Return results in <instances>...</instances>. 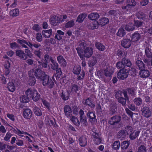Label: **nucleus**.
<instances>
[{
    "instance_id": "f257e3e1",
    "label": "nucleus",
    "mask_w": 152,
    "mask_h": 152,
    "mask_svg": "<svg viewBox=\"0 0 152 152\" xmlns=\"http://www.w3.org/2000/svg\"><path fill=\"white\" fill-rule=\"evenodd\" d=\"M130 68L121 69L118 71L117 73V77L119 79L123 80L127 77Z\"/></svg>"
},
{
    "instance_id": "f03ea898",
    "label": "nucleus",
    "mask_w": 152,
    "mask_h": 152,
    "mask_svg": "<svg viewBox=\"0 0 152 152\" xmlns=\"http://www.w3.org/2000/svg\"><path fill=\"white\" fill-rule=\"evenodd\" d=\"M121 119V117L120 115H115L110 118L108 123L111 125L114 126L118 124Z\"/></svg>"
},
{
    "instance_id": "7ed1b4c3",
    "label": "nucleus",
    "mask_w": 152,
    "mask_h": 152,
    "mask_svg": "<svg viewBox=\"0 0 152 152\" xmlns=\"http://www.w3.org/2000/svg\"><path fill=\"white\" fill-rule=\"evenodd\" d=\"M141 108V111L142 115L146 118H148L152 115V113L149 108L143 105Z\"/></svg>"
},
{
    "instance_id": "20e7f679",
    "label": "nucleus",
    "mask_w": 152,
    "mask_h": 152,
    "mask_svg": "<svg viewBox=\"0 0 152 152\" xmlns=\"http://www.w3.org/2000/svg\"><path fill=\"white\" fill-rule=\"evenodd\" d=\"M40 67V65H38V68L35 69L34 72V75L36 77L39 79H41L43 76L46 74L44 72L39 69Z\"/></svg>"
},
{
    "instance_id": "39448f33",
    "label": "nucleus",
    "mask_w": 152,
    "mask_h": 152,
    "mask_svg": "<svg viewBox=\"0 0 152 152\" xmlns=\"http://www.w3.org/2000/svg\"><path fill=\"white\" fill-rule=\"evenodd\" d=\"M64 112L65 116L68 118L72 116V111L70 107L68 105H65L64 108Z\"/></svg>"
},
{
    "instance_id": "423d86ee",
    "label": "nucleus",
    "mask_w": 152,
    "mask_h": 152,
    "mask_svg": "<svg viewBox=\"0 0 152 152\" xmlns=\"http://www.w3.org/2000/svg\"><path fill=\"white\" fill-rule=\"evenodd\" d=\"M87 116L89 119V120L92 124H93L96 121V116L95 113H93L88 111L87 114Z\"/></svg>"
},
{
    "instance_id": "0eeeda50",
    "label": "nucleus",
    "mask_w": 152,
    "mask_h": 152,
    "mask_svg": "<svg viewBox=\"0 0 152 152\" xmlns=\"http://www.w3.org/2000/svg\"><path fill=\"white\" fill-rule=\"evenodd\" d=\"M121 44L124 48H128L131 45V42L129 39H124L121 41Z\"/></svg>"
},
{
    "instance_id": "6e6552de",
    "label": "nucleus",
    "mask_w": 152,
    "mask_h": 152,
    "mask_svg": "<svg viewBox=\"0 0 152 152\" xmlns=\"http://www.w3.org/2000/svg\"><path fill=\"white\" fill-rule=\"evenodd\" d=\"M50 23L53 26H57L60 23V19L57 16L54 15L51 17L50 19Z\"/></svg>"
},
{
    "instance_id": "1a4fd4ad",
    "label": "nucleus",
    "mask_w": 152,
    "mask_h": 152,
    "mask_svg": "<svg viewBox=\"0 0 152 152\" xmlns=\"http://www.w3.org/2000/svg\"><path fill=\"white\" fill-rule=\"evenodd\" d=\"M16 55L19 57V58L23 60H25L27 59L26 56V53L24 51L21 50H16Z\"/></svg>"
},
{
    "instance_id": "9d476101",
    "label": "nucleus",
    "mask_w": 152,
    "mask_h": 152,
    "mask_svg": "<svg viewBox=\"0 0 152 152\" xmlns=\"http://www.w3.org/2000/svg\"><path fill=\"white\" fill-rule=\"evenodd\" d=\"M32 71H30L29 73V80L28 81V83L29 85L31 86H33L35 84L36 82V80L34 76L33 75Z\"/></svg>"
},
{
    "instance_id": "9b49d317",
    "label": "nucleus",
    "mask_w": 152,
    "mask_h": 152,
    "mask_svg": "<svg viewBox=\"0 0 152 152\" xmlns=\"http://www.w3.org/2000/svg\"><path fill=\"white\" fill-rule=\"evenodd\" d=\"M139 75L141 77L146 78L149 76L150 75V72L148 70L144 69L140 70Z\"/></svg>"
},
{
    "instance_id": "f8f14e48",
    "label": "nucleus",
    "mask_w": 152,
    "mask_h": 152,
    "mask_svg": "<svg viewBox=\"0 0 152 152\" xmlns=\"http://www.w3.org/2000/svg\"><path fill=\"white\" fill-rule=\"evenodd\" d=\"M84 53L85 57L87 58H89L92 55L93 49L91 48L87 47L84 50Z\"/></svg>"
},
{
    "instance_id": "ddd939ff",
    "label": "nucleus",
    "mask_w": 152,
    "mask_h": 152,
    "mask_svg": "<svg viewBox=\"0 0 152 152\" xmlns=\"http://www.w3.org/2000/svg\"><path fill=\"white\" fill-rule=\"evenodd\" d=\"M57 60L58 63L60 64L62 67H65L66 66V62L64 57L61 55H59L57 58Z\"/></svg>"
},
{
    "instance_id": "4468645a",
    "label": "nucleus",
    "mask_w": 152,
    "mask_h": 152,
    "mask_svg": "<svg viewBox=\"0 0 152 152\" xmlns=\"http://www.w3.org/2000/svg\"><path fill=\"white\" fill-rule=\"evenodd\" d=\"M36 90L34 89L29 88L25 91V94L27 97L31 99L34 94H36Z\"/></svg>"
},
{
    "instance_id": "2eb2a0df",
    "label": "nucleus",
    "mask_w": 152,
    "mask_h": 152,
    "mask_svg": "<svg viewBox=\"0 0 152 152\" xmlns=\"http://www.w3.org/2000/svg\"><path fill=\"white\" fill-rule=\"evenodd\" d=\"M92 136L93 138V141L95 144L98 145L101 143L102 139L99 136L98 134L94 133L92 134Z\"/></svg>"
},
{
    "instance_id": "dca6fc26",
    "label": "nucleus",
    "mask_w": 152,
    "mask_h": 152,
    "mask_svg": "<svg viewBox=\"0 0 152 152\" xmlns=\"http://www.w3.org/2000/svg\"><path fill=\"white\" fill-rule=\"evenodd\" d=\"M23 117L27 119H30L32 116V112L29 109H26L23 112Z\"/></svg>"
},
{
    "instance_id": "f3484780",
    "label": "nucleus",
    "mask_w": 152,
    "mask_h": 152,
    "mask_svg": "<svg viewBox=\"0 0 152 152\" xmlns=\"http://www.w3.org/2000/svg\"><path fill=\"white\" fill-rule=\"evenodd\" d=\"M79 141L80 146L81 147H84L87 145V139L84 136H82L79 139Z\"/></svg>"
},
{
    "instance_id": "a211bd4d",
    "label": "nucleus",
    "mask_w": 152,
    "mask_h": 152,
    "mask_svg": "<svg viewBox=\"0 0 152 152\" xmlns=\"http://www.w3.org/2000/svg\"><path fill=\"white\" fill-rule=\"evenodd\" d=\"M122 27L124 28L126 31H130L135 29L134 26L132 23H129L126 25H123Z\"/></svg>"
},
{
    "instance_id": "6ab92c4d",
    "label": "nucleus",
    "mask_w": 152,
    "mask_h": 152,
    "mask_svg": "<svg viewBox=\"0 0 152 152\" xmlns=\"http://www.w3.org/2000/svg\"><path fill=\"white\" fill-rule=\"evenodd\" d=\"M122 61L124 65L125 68H129L131 67L132 65V63L129 59L126 58H124L122 59Z\"/></svg>"
},
{
    "instance_id": "aec40b11",
    "label": "nucleus",
    "mask_w": 152,
    "mask_h": 152,
    "mask_svg": "<svg viewBox=\"0 0 152 152\" xmlns=\"http://www.w3.org/2000/svg\"><path fill=\"white\" fill-rule=\"evenodd\" d=\"M141 36L137 32H135L133 34L131 37V40L133 42L138 41L140 39Z\"/></svg>"
},
{
    "instance_id": "412c9836",
    "label": "nucleus",
    "mask_w": 152,
    "mask_h": 152,
    "mask_svg": "<svg viewBox=\"0 0 152 152\" xmlns=\"http://www.w3.org/2000/svg\"><path fill=\"white\" fill-rule=\"evenodd\" d=\"M33 53L34 56H37L40 59L42 58V55L43 54L42 49V48H39L36 50H34Z\"/></svg>"
},
{
    "instance_id": "4be33fe9",
    "label": "nucleus",
    "mask_w": 152,
    "mask_h": 152,
    "mask_svg": "<svg viewBox=\"0 0 152 152\" xmlns=\"http://www.w3.org/2000/svg\"><path fill=\"white\" fill-rule=\"evenodd\" d=\"M98 21L99 25L103 26L109 23V20L108 18L104 17L99 19Z\"/></svg>"
},
{
    "instance_id": "5701e85b",
    "label": "nucleus",
    "mask_w": 152,
    "mask_h": 152,
    "mask_svg": "<svg viewBox=\"0 0 152 152\" xmlns=\"http://www.w3.org/2000/svg\"><path fill=\"white\" fill-rule=\"evenodd\" d=\"M140 133L139 131L134 130L129 135V137L131 140H133L136 138L139 135Z\"/></svg>"
},
{
    "instance_id": "b1692460",
    "label": "nucleus",
    "mask_w": 152,
    "mask_h": 152,
    "mask_svg": "<svg viewBox=\"0 0 152 152\" xmlns=\"http://www.w3.org/2000/svg\"><path fill=\"white\" fill-rule=\"evenodd\" d=\"M42 34L43 36L45 38L50 37L52 34V29H50L48 30H44L42 31Z\"/></svg>"
},
{
    "instance_id": "393cba45",
    "label": "nucleus",
    "mask_w": 152,
    "mask_h": 152,
    "mask_svg": "<svg viewBox=\"0 0 152 152\" xmlns=\"http://www.w3.org/2000/svg\"><path fill=\"white\" fill-rule=\"evenodd\" d=\"M136 64L137 67L139 68L140 70L145 68V65L141 61L137 60L136 62Z\"/></svg>"
},
{
    "instance_id": "a878e982",
    "label": "nucleus",
    "mask_w": 152,
    "mask_h": 152,
    "mask_svg": "<svg viewBox=\"0 0 152 152\" xmlns=\"http://www.w3.org/2000/svg\"><path fill=\"white\" fill-rule=\"evenodd\" d=\"M126 34V32L124 29V28L122 27V26L118 30L117 33V35L120 37H123Z\"/></svg>"
},
{
    "instance_id": "bb28decb",
    "label": "nucleus",
    "mask_w": 152,
    "mask_h": 152,
    "mask_svg": "<svg viewBox=\"0 0 152 152\" xmlns=\"http://www.w3.org/2000/svg\"><path fill=\"white\" fill-rule=\"evenodd\" d=\"M99 17V14L96 12L91 13L88 16L89 19L92 20H95L98 19Z\"/></svg>"
},
{
    "instance_id": "cd10ccee",
    "label": "nucleus",
    "mask_w": 152,
    "mask_h": 152,
    "mask_svg": "<svg viewBox=\"0 0 152 152\" xmlns=\"http://www.w3.org/2000/svg\"><path fill=\"white\" fill-rule=\"evenodd\" d=\"M7 88L8 90L11 92H14L15 90V86L13 82H9L8 84Z\"/></svg>"
},
{
    "instance_id": "c85d7f7f",
    "label": "nucleus",
    "mask_w": 152,
    "mask_h": 152,
    "mask_svg": "<svg viewBox=\"0 0 152 152\" xmlns=\"http://www.w3.org/2000/svg\"><path fill=\"white\" fill-rule=\"evenodd\" d=\"M117 110L116 104L114 102H113L110 105V111L112 112V114L115 113Z\"/></svg>"
},
{
    "instance_id": "c756f323",
    "label": "nucleus",
    "mask_w": 152,
    "mask_h": 152,
    "mask_svg": "<svg viewBox=\"0 0 152 152\" xmlns=\"http://www.w3.org/2000/svg\"><path fill=\"white\" fill-rule=\"evenodd\" d=\"M50 79L48 75L46 74L41 79L42 80V84L43 85L45 86H46V83H48V82Z\"/></svg>"
},
{
    "instance_id": "7c9ffc66",
    "label": "nucleus",
    "mask_w": 152,
    "mask_h": 152,
    "mask_svg": "<svg viewBox=\"0 0 152 152\" xmlns=\"http://www.w3.org/2000/svg\"><path fill=\"white\" fill-rule=\"evenodd\" d=\"M118 138L121 140H124L126 137V134L124 130H121L117 134Z\"/></svg>"
},
{
    "instance_id": "2f4dec72",
    "label": "nucleus",
    "mask_w": 152,
    "mask_h": 152,
    "mask_svg": "<svg viewBox=\"0 0 152 152\" xmlns=\"http://www.w3.org/2000/svg\"><path fill=\"white\" fill-rule=\"evenodd\" d=\"M33 111L35 115L37 116H40L42 115V112L40 108L36 106L33 107Z\"/></svg>"
},
{
    "instance_id": "473e14b6",
    "label": "nucleus",
    "mask_w": 152,
    "mask_h": 152,
    "mask_svg": "<svg viewBox=\"0 0 152 152\" xmlns=\"http://www.w3.org/2000/svg\"><path fill=\"white\" fill-rule=\"evenodd\" d=\"M127 91L129 94L131 96H134L136 95V89L133 87L128 88H126Z\"/></svg>"
},
{
    "instance_id": "72a5a7b5",
    "label": "nucleus",
    "mask_w": 152,
    "mask_h": 152,
    "mask_svg": "<svg viewBox=\"0 0 152 152\" xmlns=\"http://www.w3.org/2000/svg\"><path fill=\"white\" fill-rule=\"evenodd\" d=\"M19 13V10L18 9H15L11 10L10 12V15L13 17H15L18 16Z\"/></svg>"
},
{
    "instance_id": "f704fd0d",
    "label": "nucleus",
    "mask_w": 152,
    "mask_h": 152,
    "mask_svg": "<svg viewBox=\"0 0 152 152\" xmlns=\"http://www.w3.org/2000/svg\"><path fill=\"white\" fill-rule=\"evenodd\" d=\"M86 14L85 13H83L77 17L76 21L78 22L79 23L82 22L84 19L86 17Z\"/></svg>"
},
{
    "instance_id": "c9c22d12",
    "label": "nucleus",
    "mask_w": 152,
    "mask_h": 152,
    "mask_svg": "<svg viewBox=\"0 0 152 152\" xmlns=\"http://www.w3.org/2000/svg\"><path fill=\"white\" fill-rule=\"evenodd\" d=\"M95 46L96 48L99 50L103 51L105 49V46L100 42H96Z\"/></svg>"
},
{
    "instance_id": "e433bc0d",
    "label": "nucleus",
    "mask_w": 152,
    "mask_h": 152,
    "mask_svg": "<svg viewBox=\"0 0 152 152\" xmlns=\"http://www.w3.org/2000/svg\"><path fill=\"white\" fill-rule=\"evenodd\" d=\"M56 70V72L52 77V78L53 80H54V75H55L56 79H57L60 78L62 75V72L61 68H59V69Z\"/></svg>"
},
{
    "instance_id": "4c0bfd02",
    "label": "nucleus",
    "mask_w": 152,
    "mask_h": 152,
    "mask_svg": "<svg viewBox=\"0 0 152 152\" xmlns=\"http://www.w3.org/2000/svg\"><path fill=\"white\" fill-rule=\"evenodd\" d=\"M117 100L118 102L121 104L123 106H126V102L127 100V99L122 96L118 98Z\"/></svg>"
},
{
    "instance_id": "58836bf2",
    "label": "nucleus",
    "mask_w": 152,
    "mask_h": 152,
    "mask_svg": "<svg viewBox=\"0 0 152 152\" xmlns=\"http://www.w3.org/2000/svg\"><path fill=\"white\" fill-rule=\"evenodd\" d=\"M51 63L52 64H51V69L53 70H56L58 69H59L58 68V63L55 61H54L52 59H51L50 60Z\"/></svg>"
},
{
    "instance_id": "ea45409f",
    "label": "nucleus",
    "mask_w": 152,
    "mask_h": 152,
    "mask_svg": "<svg viewBox=\"0 0 152 152\" xmlns=\"http://www.w3.org/2000/svg\"><path fill=\"white\" fill-rule=\"evenodd\" d=\"M83 103L85 105H88L91 108L94 107H95V104L92 103L89 98H88L86 99L85 101V102L84 103L83 102Z\"/></svg>"
},
{
    "instance_id": "a19ab883",
    "label": "nucleus",
    "mask_w": 152,
    "mask_h": 152,
    "mask_svg": "<svg viewBox=\"0 0 152 152\" xmlns=\"http://www.w3.org/2000/svg\"><path fill=\"white\" fill-rule=\"evenodd\" d=\"M124 130L126 134L129 135L133 131V128L132 126H128L125 128Z\"/></svg>"
},
{
    "instance_id": "79ce46f5",
    "label": "nucleus",
    "mask_w": 152,
    "mask_h": 152,
    "mask_svg": "<svg viewBox=\"0 0 152 152\" xmlns=\"http://www.w3.org/2000/svg\"><path fill=\"white\" fill-rule=\"evenodd\" d=\"M136 16L138 19L143 20L145 18V14L144 13L139 12L136 14Z\"/></svg>"
},
{
    "instance_id": "37998d69",
    "label": "nucleus",
    "mask_w": 152,
    "mask_h": 152,
    "mask_svg": "<svg viewBox=\"0 0 152 152\" xmlns=\"http://www.w3.org/2000/svg\"><path fill=\"white\" fill-rule=\"evenodd\" d=\"M130 144V142L128 141H125L121 143V146L122 149H125L127 148Z\"/></svg>"
},
{
    "instance_id": "c03bdc74",
    "label": "nucleus",
    "mask_w": 152,
    "mask_h": 152,
    "mask_svg": "<svg viewBox=\"0 0 152 152\" xmlns=\"http://www.w3.org/2000/svg\"><path fill=\"white\" fill-rule=\"evenodd\" d=\"M56 42L55 39L52 38H51L50 39H46L44 41V43L47 45H50V43L53 45Z\"/></svg>"
},
{
    "instance_id": "a18cd8bd",
    "label": "nucleus",
    "mask_w": 152,
    "mask_h": 152,
    "mask_svg": "<svg viewBox=\"0 0 152 152\" xmlns=\"http://www.w3.org/2000/svg\"><path fill=\"white\" fill-rule=\"evenodd\" d=\"M81 67L79 66H75L73 70V73L76 75H78L80 72Z\"/></svg>"
},
{
    "instance_id": "49530a36",
    "label": "nucleus",
    "mask_w": 152,
    "mask_h": 152,
    "mask_svg": "<svg viewBox=\"0 0 152 152\" xmlns=\"http://www.w3.org/2000/svg\"><path fill=\"white\" fill-rule=\"evenodd\" d=\"M99 25V21H95L93 22L92 23L91 25V27L89 28L92 30L97 29L98 28Z\"/></svg>"
},
{
    "instance_id": "de8ad7c7",
    "label": "nucleus",
    "mask_w": 152,
    "mask_h": 152,
    "mask_svg": "<svg viewBox=\"0 0 152 152\" xmlns=\"http://www.w3.org/2000/svg\"><path fill=\"white\" fill-rule=\"evenodd\" d=\"M104 73L106 76L109 77L112 74V71L107 68L104 70Z\"/></svg>"
},
{
    "instance_id": "09e8293b",
    "label": "nucleus",
    "mask_w": 152,
    "mask_h": 152,
    "mask_svg": "<svg viewBox=\"0 0 152 152\" xmlns=\"http://www.w3.org/2000/svg\"><path fill=\"white\" fill-rule=\"evenodd\" d=\"M40 98V95L38 93L37 91H36V94H34L31 98L33 101L36 102L38 101Z\"/></svg>"
},
{
    "instance_id": "8fccbe9b",
    "label": "nucleus",
    "mask_w": 152,
    "mask_h": 152,
    "mask_svg": "<svg viewBox=\"0 0 152 152\" xmlns=\"http://www.w3.org/2000/svg\"><path fill=\"white\" fill-rule=\"evenodd\" d=\"M71 120L76 126H79L80 125V122L77 118L75 116H72Z\"/></svg>"
},
{
    "instance_id": "3c124183",
    "label": "nucleus",
    "mask_w": 152,
    "mask_h": 152,
    "mask_svg": "<svg viewBox=\"0 0 152 152\" xmlns=\"http://www.w3.org/2000/svg\"><path fill=\"white\" fill-rule=\"evenodd\" d=\"M116 67L118 69H121L125 68L124 65L123 64L122 59L121 61H119L117 62L116 64Z\"/></svg>"
},
{
    "instance_id": "603ef678",
    "label": "nucleus",
    "mask_w": 152,
    "mask_h": 152,
    "mask_svg": "<svg viewBox=\"0 0 152 152\" xmlns=\"http://www.w3.org/2000/svg\"><path fill=\"white\" fill-rule=\"evenodd\" d=\"M29 98L27 97V96L25 95L22 96L20 98V102L23 103H27L29 101Z\"/></svg>"
},
{
    "instance_id": "864d4df0",
    "label": "nucleus",
    "mask_w": 152,
    "mask_h": 152,
    "mask_svg": "<svg viewBox=\"0 0 152 152\" xmlns=\"http://www.w3.org/2000/svg\"><path fill=\"white\" fill-rule=\"evenodd\" d=\"M135 104L137 106L140 105L142 102V100L140 97L136 98L133 100Z\"/></svg>"
},
{
    "instance_id": "5fc2aeb1",
    "label": "nucleus",
    "mask_w": 152,
    "mask_h": 152,
    "mask_svg": "<svg viewBox=\"0 0 152 152\" xmlns=\"http://www.w3.org/2000/svg\"><path fill=\"white\" fill-rule=\"evenodd\" d=\"M48 82V83H46V86H48L49 88L51 89L55 86L54 82L51 78H50Z\"/></svg>"
},
{
    "instance_id": "6e6d98bb",
    "label": "nucleus",
    "mask_w": 152,
    "mask_h": 152,
    "mask_svg": "<svg viewBox=\"0 0 152 152\" xmlns=\"http://www.w3.org/2000/svg\"><path fill=\"white\" fill-rule=\"evenodd\" d=\"M92 59L90 61L89 63V66L90 67L94 66L97 61V59L96 57H93Z\"/></svg>"
},
{
    "instance_id": "4d7b16f0",
    "label": "nucleus",
    "mask_w": 152,
    "mask_h": 152,
    "mask_svg": "<svg viewBox=\"0 0 152 152\" xmlns=\"http://www.w3.org/2000/svg\"><path fill=\"white\" fill-rule=\"evenodd\" d=\"M80 87L75 84H73L71 86V91L73 92L77 93V91L79 90Z\"/></svg>"
},
{
    "instance_id": "13d9d810",
    "label": "nucleus",
    "mask_w": 152,
    "mask_h": 152,
    "mask_svg": "<svg viewBox=\"0 0 152 152\" xmlns=\"http://www.w3.org/2000/svg\"><path fill=\"white\" fill-rule=\"evenodd\" d=\"M127 4L130 8L132 7H134L136 5V2L134 0H128Z\"/></svg>"
},
{
    "instance_id": "bf43d9fd",
    "label": "nucleus",
    "mask_w": 152,
    "mask_h": 152,
    "mask_svg": "<svg viewBox=\"0 0 152 152\" xmlns=\"http://www.w3.org/2000/svg\"><path fill=\"white\" fill-rule=\"evenodd\" d=\"M79 46L83 49H84L87 46L86 42L84 40H80L78 43Z\"/></svg>"
},
{
    "instance_id": "052dcab7",
    "label": "nucleus",
    "mask_w": 152,
    "mask_h": 152,
    "mask_svg": "<svg viewBox=\"0 0 152 152\" xmlns=\"http://www.w3.org/2000/svg\"><path fill=\"white\" fill-rule=\"evenodd\" d=\"M120 146V142L119 141H115L112 145V148L115 150L118 149Z\"/></svg>"
},
{
    "instance_id": "680f3d73",
    "label": "nucleus",
    "mask_w": 152,
    "mask_h": 152,
    "mask_svg": "<svg viewBox=\"0 0 152 152\" xmlns=\"http://www.w3.org/2000/svg\"><path fill=\"white\" fill-rule=\"evenodd\" d=\"M134 23L133 24V25L134 26L135 28V27L137 28H138L141 27L142 25L143 22L142 21H140L138 20H134Z\"/></svg>"
},
{
    "instance_id": "e2e57ef3",
    "label": "nucleus",
    "mask_w": 152,
    "mask_h": 152,
    "mask_svg": "<svg viewBox=\"0 0 152 152\" xmlns=\"http://www.w3.org/2000/svg\"><path fill=\"white\" fill-rule=\"evenodd\" d=\"M80 123L83 125L87 126L88 125V123L87 121L86 118L85 117H83L80 118Z\"/></svg>"
},
{
    "instance_id": "0e129e2a",
    "label": "nucleus",
    "mask_w": 152,
    "mask_h": 152,
    "mask_svg": "<svg viewBox=\"0 0 152 152\" xmlns=\"http://www.w3.org/2000/svg\"><path fill=\"white\" fill-rule=\"evenodd\" d=\"M137 152H147L146 147L143 145H142L138 148Z\"/></svg>"
},
{
    "instance_id": "69168bd1",
    "label": "nucleus",
    "mask_w": 152,
    "mask_h": 152,
    "mask_svg": "<svg viewBox=\"0 0 152 152\" xmlns=\"http://www.w3.org/2000/svg\"><path fill=\"white\" fill-rule=\"evenodd\" d=\"M145 53L146 56L148 58H151L152 57L151 53L148 48H146L145 51Z\"/></svg>"
},
{
    "instance_id": "338daca9",
    "label": "nucleus",
    "mask_w": 152,
    "mask_h": 152,
    "mask_svg": "<svg viewBox=\"0 0 152 152\" xmlns=\"http://www.w3.org/2000/svg\"><path fill=\"white\" fill-rule=\"evenodd\" d=\"M26 53V59H27L28 57V56L29 58H31L32 56V53H31L30 50L28 49H25V53Z\"/></svg>"
},
{
    "instance_id": "774afa93",
    "label": "nucleus",
    "mask_w": 152,
    "mask_h": 152,
    "mask_svg": "<svg viewBox=\"0 0 152 152\" xmlns=\"http://www.w3.org/2000/svg\"><path fill=\"white\" fill-rule=\"evenodd\" d=\"M74 25V21L70 20L66 23L65 27L66 28H70L72 27Z\"/></svg>"
}]
</instances>
